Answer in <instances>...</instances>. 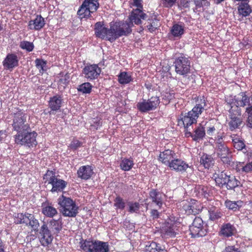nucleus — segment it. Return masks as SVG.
Listing matches in <instances>:
<instances>
[{
    "mask_svg": "<svg viewBox=\"0 0 252 252\" xmlns=\"http://www.w3.org/2000/svg\"><path fill=\"white\" fill-rule=\"evenodd\" d=\"M132 24L126 21L112 22L110 28L103 26V23L96 22L94 25V32L96 37L113 42L122 36H127L132 32Z\"/></svg>",
    "mask_w": 252,
    "mask_h": 252,
    "instance_id": "nucleus-1",
    "label": "nucleus"
},
{
    "mask_svg": "<svg viewBox=\"0 0 252 252\" xmlns=\"http://www.w3.org/2000/svg\"><path fill=\"white\" fill-rule=\"evenodd\" d=\"M196 104L191 110L187 113H182L178 123H182L185 128H188L191 125L196 124L197 120L204 110L206 106V100L204 96L197 97L195 100Z\"/></svg>",
    "mask_w": 252,
    "mask_h": 252,
    "instance_id": "nucleus-2",
    "label": "nucleus"
},
{
    "mask_svg": "<svg viewBox=\"0 0 252 252\" xmlns=\"http://www.w3.org/2000/svg\"><path fill=\"white\" fill-rule=\"evenodd\" d=\"M182 219L170 216L160 229L161 236L165 239L174 238L179 233Z\"/></svg>",
    "mask_w": 252,
    "mask_h": 252,
    "instance_id": "nucleus-3",
    "label": "nucleus"
},
{
    "mask_svg": "<svg viewBox=\"0 0 252 252\" xmlns=\"http://www.w3.org/2000/svg\"><path fill=\"white\" fill-rule=\"evenodd\" d=\"M58 203L60 212L64 217L74 218L78 214L79 207L71 198L62 194L58 199Z\"/></svg>",
    "mask_w": 252,
    "mask_h": 252,
    "instance_id": "nucleus-4",
    "label": "nucleus"
},
{
    "mask_svg": "<svg viewBox=\"0 0 252 252\" xmlns=\"http://www.w3.org/2000/svg\"><path fill=\"white\" fill-rule=\"evenodd\" d=\"M224 101L227 107L238 106L244 107L252 105V95L248 92H242L237 95H228L225 96Z\"/></svg>",
    "mask_w": 252,
    "mask_h": 252,
    "instance_id": "nucleus-5",
    "label": "nucleus"
},
{
    "mask_svg": "<svg viewBox=\"0 0 252 252\" xmlns=\"http://www.w3.org/2000/svg\"><path fill=\"white\" fill-rule=\"evenodd\" d=\"M27 114L22 109H17L13 115L12 126L17 134L31 130L30 124L27 121Z\"/></svg>",
    "mask_w": 252,
    "mask_h": 252,
    "instance_id": "nucleus-6",
    "label": "nucleus"
},
{
    "mask_svg": "<svg viewBox=\"0 0 252 252\" xmlns=\"http://www.w3.org/2000/svg\"><path fill=\"white\" fill-rule=\"evenodd\" d=\"M227 108L228 109L229 120L227 121V126L229 130L233 131L240 129L244 125L241 108L236 106Z\"/></svg>",
    "mask_w": 252,
    "mask_h": 252,
    "instance_id": "nucleus-7",
    "label": "nucleus"
},
{
    "mask_svg": "<svg viewBox=\"0 0 252 252\" xmlns=\"http://www.w3.org/2000/svg\"><path fill=\"white\" fill-rule=\"evenodd\" d=\"M45 183L52 185V192H62L66 187L67 183L65 181L58 178L55 172L47 170L43 176Z\"/></svg>",
    "mask_w": 252,
    "mask_h": 252,
    "instance_id": "nucleus-8",
    "label": "nucleus"
},
{
    "mask_svg": "<svg viewBox=\"0 0 252 252\" xmlns=\"http://www.w3.org/2000/svg\"><path fill=\"white\" fill-rule=\"evenodd\" d=\"M80 248L85 252H108V243L99 240H85L80 242Z\"/></svg>",
    "mask_w": 252,
    "mask_h": 252,
    "instance_id": "nucleus-9",
    "label": "nucleus"
},
{
    "mask_svg": "<svg viewBox=\"0 0 252 252\" xmlns=\"http://www.w3.org/2000/svg\"><path fill=\"white\" fill-rule=\"evenodd\" d=\"M37 133L34 131L27 130L14 135V141L18 145L26 146L29 148L35 147L37 144L36 137Z\"/></svg>",
    "mask_w": 252,
    "mask_h": 252,
    "instance_id": "nucleus-10",
    "label": "nucleus"
},
{
    "mask_svg": "<svg viewBox=\"0 0 252 252\" xmlns=\"http://www.w3.org/2000/svg\"><path fill=\"white\" fill-rule=\"evenodd\" d=\"M99 7L98 0H84L77 11V14L81 19L91 18V14L96 12Z\"/></svg>",
    "mask_w": 252,
    "mask_h": 252,
    "instance_id": "nucleus-11",
    "label": "nucleus"
},
{
    "mask_svg": "<svg viewBox=\"0 0 252 252\" xmlns=\"http://www.w3.org/2000/svg\"><path fill=\"white\" fill-rule=\"evenodd\" d=\"M189 230L191 237L198 238L203 237L208 233V228L202 219L199 217H196L192 223L189 226Z\"/></svg>",
    "mask_w": 252,
    "mask_h": 252,
    "instance_id": "nucleus-12",
    "label": "nucleus"
},
{
    "mask_svg": "<svg viewBox=\"0 0 252 252\" xmlns=\"http://www.w3.org/2000/svg\"><path fill=\"white\" fill-rule=\"evenodd\" d=\"M173 63L177 74L186 76L190 73V62L184 54L176 58Z\"/></svg>",
    "mask_w": 252,
    "mask_h": 252,
    "instance_id": "nucleus-13",
    "label": "nucleus"
},
{
    "mask_svg": "<svg viewBox=\"0 0 252 252\" xmlns=\"http://www.w3.org/2000/svg\"><path fill=\"white\" fill-rule=\"evenodd\" d=\"M101 69L96 64L88 63L82 71V75L88 81H92L99 77Z\"/></svg>",
    "mask_w": 252,
    "mask_h": 252,
    "instance_id": "nucleus-14",
    "label": "nucleus"
},
{
    "mask_svg": "<svg viewBox=\"0 0 252 252\" xmlns=\"http://www.w3.org/2000/svg\"><path fill=\"white\" fill-rule=\"evenodd\" d=\"M182 209L188 215L198 214L201 211L200 203L197 200L191 199L189 201H183L182 202Z\"/></svg>",
    "mask_w": 252,
    "mask_h": 252,
    "instance_id": "nucleus-15",
    "label": "nucleus"
},
{
    "mask_svg": "<svg viewBox=\"0 0 252 252\" xmlns=\"http://www.w3.org/2000/svg\"><path fill=\"white\" fill-rule=\"evenodd\" d=\"M159 103L158 97H152L148 100L143 99L142 101L138 102L136 106L140 112L145 113L155 110Z\"/></svg>",
    "mask_w": 252,
    "mask_h": 252,
    "instance_id": "nucleus-16",
    "label": "nucleus"
},
{
    "mask_svg": "<svg viewBox=\"0 0 252 252\" xmlns=\"http://www.w3.org/2000/svg\"><path fill=\"white\" fill-rule=\"evenodd\" d=\"M215 150L218 156L220 158L223 164L227 166L230 165L232 162V152L226 145L224 143L217 146Z\"/></svg>",
    "mask_w": 252,
    "mask_h": 252,
    "instance_id": "nucleus-17",
    "label": "nucleus"
},
{
    "mask_svg": "<svg viewBox=\"0 0 252 252\" xmlns=\"http://www.w3.org/2000/svg\"><path fill=\"white\" fill-rule=\"evenodd\" d=\"M39 241L41 245L44 247L48 246L52 244L53 236L51 230L49 229L47 224L43 221L39 230Z\"/></svg>",
    "mask_w": 252,
    "mask_h": 252,
    "instance_id": "nucleus-18",
    "label": "nucleus"
},
{
    "mask_svg": "<svg viewBox=\"0 0 252 252\" xmlns=\"http://www.w3.org/2000/svg\"><path fill=\"white\" fill-rule=\"evenodd\" d=\"M19 58L15 53H8L2 62L4 69L12 70L19 65Z\"/></svg>",
    "mask_w": 252,
    "mask_h": 252,
    "instance_id": "nucleus-19",
    "label": "nucleus"
},
{
    "mask_svg": "<svg viewBox=\"0 0 252 252\" xmlns=\"http://www.w3.org/2000/svg\"><path fill=\"white\" fill-rule=\"evenodd\" d=\"M147 17V14L143 11H141L138 9H132L128 16V22L132 24V27L133 24L139 25L142 24L141 19L144 20Z\"/></svg>",
    "mask_w": 252,
    "mask_h": 252,
    "instance_id": "nucleus-20",
    "label": "nucleus"
},
{
    "mask_svg": "<svg viewBox=\"0 0 252 252\" xmlns=\"http://www.w3.org/2000/svg\"><path fill=\"white\" fill-rule=\"evenodd\" d=\"M168 166L171 170L181 172L186 171L189 167V165L188 163L182 159L177 158L175 157Z\"/></svg>",
    "mask_w": 252,
    "mask_h": 252,
    "instance_id": "nucleus-21",
    "label": "nucleus"
},
{
    "mask_svg": "<svg viewBox=\"0 0 252 252\" xmlns=\"http://www.w3.org/2000/svg\"><path fill=\"white\" fill-rule=\"evenodd\" d=\"M176 156V153L174 151L166 149L160 153L158 156V160L164 164L168 166Z\"/></svg>",
    "mask_w": 252,
    "mask_h": 252,
    "instance_id": "nucleus-22",
    "label": "nucleus"
},
{
    "mask_svg": "<svg viewBox=\"0 0 252 252\" xmlns=\"http://www.w3.org/2000/svg\"><path fill=\"white\" fill-rule=\"evenodd\" d=\"M238 1V12L240 15L242 17H247L250 15L252 11L251 7L249 4V0H236Z\"/></svg>",
    "mask_w": 252,
    "mask_h": 252,
    "instance_id": "nucleus-23",
    "label": "nucleus"
},
{
    "mask_svg": "<svg viewBox=\"0 0 252 252\" xmlns=\"http://www.w3.org/2000/svg\"><path fill=\"white\" fill-rule=\"evenodd\" d=\"M45 25L44 19L40 15H37L34 19L29 22L28 27L30 30L40 31Z\"/></svg>",
    "mask_w": 252,
    "mask_h": 252,
    "instance_id": "nucleus-24",
    "label": "nucleus"
},
{
    "mask_svg": "<svg viewBox=\"0 0 252 252\" xmlns=\"http://www.w3.org/2000/svg\"><path fill=\"white\" fill-rule=\"evenodd\" d=\"M77 173L78 178L87 180L91 178L94 172L92 166L87 165L81 166L77 170Z\"/></svg>",
    "mask_w": 252,
    "mask_h": 252,
    "instance_id": "nucleus-25",
    "label": "nucleus"
},
{
    "mask_svg": "<svg viewBox=\"0 0 252 252\" xmlns=\"http://www.w3.org/2000/svg\"><path fill=\"white\" fill-rule=\"evenodd\" d=\"M63 101V97L59 94H56L50 97L48 101V106L51 111H58L62 107Z\"/></svg>",
    "mask_w": 252,
    "mask_h": 252,
    "instance_id": "nucleus-26",
    "label": "nucleus"
},
{
    "mask_svg": "<svg viewBox=\"0 0 252 252\" xmlns=\"http://www.w3.org/2000/svg\"><path fill=\"white\" fill-rule=\"evenodd\" d=\"M41 207V212L46 217L53 218L58 214L57 209L51 203L44 202L42 204Z\"/></svg>",
    "mask_w": 252,
    "mask_h": 252,
    "instance_id": "nucleus-27",
    "label": "nucleus"
},
{
    "mask_svg": "<svg viewBox=\"0 0 252 252\" xmlns=\"http://www.w3.org/2000/svg\"><path fill=\"white\" fill-rule=\"evenodd\" d=\"M236 231L235 226L230 223H224L222 225L219 232L220 236L228 238L233 236Z\"/></svg>",
    "mask_w": 252,
    "mask_h": 252,
    "instance_id": "nucleus-28",
    "label": "nucleus"
},
{
    "mask_svg": "<svg viewBox=\"0 0 252 252\" xmlns=\"http://www.w3.org/2000/svg\"><path fill=\"white\" fill-rule=\"evenodd\" d=\"M228 175L224 171H219L218 173H215L213 175L212 178L215 180L216 186L220 188H223Z\"/></svg>",
    "mask_w": 252,
    "mask_h": 252,
    "instance_id": "nucleus-29",
    "label": "nucleus"
},
{
    "mask_svg": "<svg viewBox=\"0 0 252 252\" xmlns=\"http://www.w3.org/2000/svg\"><path fill=\"white\" fill-rule=\"evenodd\" d=\"M147 27L150 32L156 31L160 26L159 20L158 19V16L153 13L147 20Z\"/></svg>",
    "mask_w": 252,
    "mask_h": 252,
    "instance_id": "nucleus-30",
    "label": "nucleus"
},
{
    "mask_svg": "<svg viewBox=\"0 0 252 252\" xmlns=\"http://www.w3.org/2000/svg\"><path fill=\"white\" fill-rule=\"evenodd\" d=\"M149 198L152 203L158 206L159 209L162 207L163 199L161 194L156 189H152L149 192Z\"/></svg>",
    "mask_w": 252,
    "mask_h": 252,
    "instance_id": "nucleus-31",
    "label": "nucleus"
},
{
    "mask_svg": "<svg viewBox=\"0 0 252 252\" xmlns=\"http://www.w3.org/2000/svg\"><path fill=\"white\" fill-rule=\"evenodd\" d=\"M200 163L205 169H209L214 165L215 159L211 155L204 153L200 157Z\"/></svg>",
    "mask_w": 252,
    "mask_h": 252,
    "instance_id": "nucleus-32",
    "label": "nucleus"
},
{
    "mask_svg": "<svg viewBox=\"0 0 252 252\" xmlns=\"http://www.w3.org/2000/svg\"><path fill=\"white\" fill-rule=\"evenodd\" d=\"M232 140V144L233 147L237 151L242 150L245 146V141L240 136L236 134H232L230 135Z\"/></svg>",
    "mask_w": 252,
    "mask_h": 252,
    "instance_id": "nucleus-33",
    "label": "nucleus"
},
{
    "mask_svg": "<svg viewBox=\"0 0 252 252\" xmlns=\"http://www.w3.org/2000/svg\"><path fill=\"white\" fill-rule=\"evenodd\" d=\"M240 185V181L236 179L235 176L232 175H229L224 187H225L228 190H232Z\"/></svg>",
    "mask_w": 252,
    "mask_h": 252,
    "instance_id": "nucleus-34",
    "label": "nucleus"
},
{
    "mask_svg": "<svg viewBox=\"0 0 252 252\" xmlns=\"http://www.w3.org/2000/svg\"><path fill=\"white\" fill-rule=\"evenodd\" d=\"M50 230L54 233H59L63 227L62 218L58 220L52 219L48 221Z\"/></svg>",
    "mask_w": 252,
    "mask_h": 252,
    "instance_id": "nucleus-35",
    "label": "nucleus"
},
{
    "mask_svg": "<svg viewBox=\"0 0 252 252\" xmlns=\"http://www.w3.org/2000/svg\"><path fill=\"white\" fill-rule=\"evenodd\" d=\"M236 170L240 173H249L252 172V161L246 164L244 162H239L236 166Z\"/></svg>",
    "mask_w": 252,
    "mask_h": 252,
    "instance_id": "nucleus-36",
    "label": "nucleus"
},
{
    "mask_svg": "<svg viewBox=\"0 0 252 252\" xmlns=\"http://www.w3.org/2000/svg\"><path fill=\"white\" fill-rule=\"evenodd\" d=\"M145 252H167L166 250L160 244L152 241L146 246Z\"/></svg>",
    "mask_w": 252,
    "mask_h": 252,
    "instance_id": "nucleus-37",
    "label": "nucleus"
},
{
    "mask_svg": "<svg viewBox=\"0 0 252 252\" xmlns=\"http://www.w3.org/2000/svg\"><path fill=\"white\" fill-rule=\"evenodd\" d=\"M209 219L215 221L221 218L223 216V212L221 209L215 206H212L208 210Z\"/></svg>",
    "mask_w": 252,
    "mask_h": 252,
    "instance_id": "nucleus-38",
    "label": "nucleus"
},
{
    "mask_svg": "<svg viewBox=\"0 0 252 252\" xmlns=\"http://www.w3.org/2000/svg\"><path fill=\"white\" fill-rule=\"evenodd\" d=\"M205 135V127L201 124L195 128L192 136V140L195 141H198L203 138Z\"/></svg>",
    "mask_w": 252,
    "mask_h": 252,
    "instance_id": "nucleus-39",
    "label": "nucleus"
},
{
    "mask_svg": "<svg viewBox=\"0 0 252 252\" xmlns=\"http://www.w3.org/2000/svg\"><path fill=\"white\" fill-rule=\"evenodd\" d=\"M175 93L173 90L166 89L161 93V98L165 104H169L171 101L175 98Z\"/></svg>",
    "mask_w": 252,
    "mask_h": 252,
    "instance_id": "nucleus-40",
    "label": "nucleus"
},
{
    "mask_svg": "<svg viewBox=\"0 0 252 252\" xmlns=\"http://www.w3.org/2000/svg\"><path fill=\"white\" fill-rule=\"evenodd\" d=\"M243 204V201L241 200L232 201L227 199L224 202L225 207L227 209L233 210V211L239 210L240 208L242 206Z\"/></svg>",
    "mask_w": 252,
    "mask_h": 252,
    "instance_id": "nucleus-41",
    "label": "nucleus"
},
{
    "mask_svg": "<svg viewBox=\"0 0 252 252\" xmlns=\"http://www.w3.org/2000/svg\"><path fill=\"white\" fill-rule=\"evenodd\" d=\"M58 77L59 78L57 82L58 87H62L63 89H64L69 82V74L68 73L64 74L63 73L61 72L59 74Z\"/></svg>",
    "mask_w": 252,
    "mask_h": 252,
    "instance_id": "nucleus-42",
    "label": "nucleus"
},
{
    "mask_svg": "<svg viewBox=\"0 0 252 252\" xmlns=\"http://www.w3.org/2000/svg\"><path fill=\"white\" fill-rule=\"evenodd\" d=\"M118 77L119 83L122 85L128 84L133 80L131 75L126 71L121 72L118 75Z\"/></svg>",
    "mask_w": 252,
    "mask_h": 252,
    "instance_id": "nucleus-43",
    "label": "nucleus"
},
{
    "mask_svg": "<svg viewBox=\"0 0 252 252\" xmlns=\"http://www.w3.org/2000/svg\"><path fill=\"white\" fill-rule=\"evenodd\" d=\"M194 4L195 5V10L197 11H200L201 9L204 10L207 9L210 5V2L209 0H193Z\"/></svg>",
    "mask_w": 252,
    "mask_h": 252,
    "instance_id": "nucleus-44",
    "label": "nucleus"
},
{
    "mask_svg": "<svg viewBox=\"0 0 252 252\" xmlns=\"http://www.w3.org/2000/svg\"><path fill=\"white\" fill-rule=\"evenodd\" d=\"M134 162L132 158H124L120 163L121 169L125 171H129L133 166Z\"/></svg>",
    "mask_w": 252,
    "mask_h": 252,
    "instance_id": "nucleus-45",
    "label": "nucleus"
},
{
    "mask_svg": "<svg viewBox=\"0 0 252 252\" xmlns=\"http://www.w3.org/2000/svg\"><path fill=\"white\" fill-rule=\"evenodd\" d=\"M184 27L176 24L173 25L171 30V33L174 37H181L184 33Z\"/></svg>",
    "mask_w": 252,
    "mask_h": 252,
    "instance_id": "nucleus-46",
    "label": "nucleus"
},
{
    "mask_svg": "<svg viewBox=\"0 0 252 252\" xmlns=\"http://www.w3.org/2000/svg\"><path fill=\"white\" fill-rule=\"evenodd\" d=\"M28 225L30 226L32 230L34 232H37L38 230V228L39 227V223L35 216L32 214L29 216L28 218Z\"/></svg>",
    "mask_w": 252,
    "mask_h": 252,
    "instance_id": "nucleus-47",
    "label": "nucleus"
},
{
    "mask_svg": "<svg viewBox=\"0 0 252 252\" xmlns=\"http://www.w3.org/2000/svg\"><path fill=\"white\" fill-rule=\"evenodd\" d=\"M47 63V61L42 59L37 58L35 60V66L41 74H43L47 70L46 68Z\"/></svg>",
    "mask_w": 252,
    "mask_h": 252,
    "instance_id": "nucleus-48",
    "label": "nucleus"
},
{
    "mask_svg": "<svg viewBox=\"0 0 252 252\" xmlns=\"http://www.w3.org/2000/svg\"><path fill=\"white\" fill-rule=\"evenodd\" d=\"M93 88V86L89 82L84 83L79 86L78 91L83 94H90Z\"/></svg>",
    "mask_w": 252,
    "mask_h": 252,
    "instance_id": "nucleus-49",
    "label": "nucleus"
},
{
    "mask_svg": "<svg viewBox=\"0 0 252 252\" xmlns=\"http://www.w3.org/2000/svg\"><path fill=\"white\" fill-rule=\"evenodd\" d=\"M102 125L101 119L100 118H95L93 120V123L91 124L90 129L93 131H96L100 128Z\"/></svg>",
    "mask_w": 252,
    "mask_h": 252,
    "instance_id": "nucleus-50",
    "label": "nucleus"
},
{
    "mask_svg": "<svg viewBox=\"0 0 252 252\" xmlns=\"http://www.w3.org/2000/svg\"><path fill=\"white\" fill-rule=\"evenodd\" d=\"M20 47L21 49L26 50L27 52H32L34 49V44L32 42L28 41H23L20 42Z\"/></svg>",
    "mask_w": 252,
    "mask_h": 252,
    "instance_id": "nucleus-51",
    "label": "nucleus"
},
{
    "mask_svg": "<svg viewBox=\"0 0 252 252\" xmlns=\"http://www.w3.org/2000/svg\"><path fill=\"white\" fill-rule=\"evenodd\" d=\"M114 206L117 209L124 210L125 208L126 204L124 199L120 196H118L114 199Z\"/></svg>",
    "mask_w": 252,
    "mask_h": 252,
    "instance_id": "nucleus-52",
    "label": "nucleus"
},
{
    "mask_svg": "<svg viewBox=\"0 0 252 252\" xmlns=\"http://www.w3.org/2000/svg\"><path fill=\"white\" fill-rule=\"evenodd\" d=\"M128 211L130 213H137L140 209V204L138 202H129L128 203Z\"/></svg>",
    "mask_w": 252,
    "mask_h": 252,
    "instance_id": "nucleus-53",
    "label": "nucleus"
},
{
    "mask_svg": "<svg viewBox=\"0 0 252 252\" xmlns=\"http://www.w3.org/2000/svg\"><path fill=\"white\" fill-rule=\"evenodd\" d=\"M143 0H132L130 3L131 7H136L135 9H138L141 11H143Z\"/></svg>",
    "mask_w": 252,
    "mask_h": 252,
    "instance_id": "nucleus-54",
    "label": "nucleus"
},
{
    "mask_svg": "<svg viewBox=\"0 0 252 252\" xmlns=\"http://www.w3.org/2000/svg\"><path fill=\"white\" fill-rule=\"evenodd\" d=\"M82 142L76 139H73L69 144L70 149L74 151L82 146Z\"/></svg>",
    "mask_w": 252,
    "mask_h": 252,
    "instance_id": "nucleus-55",
    "label": "nucleus"
},
{
    "mask_svg": "<svg viewBox=\"0 0 252 252\" xmlns=\"http://www.w3.org/2000/svg\"><path fill=\"white\" fill-rule=\"evenodd\" d=\"M198 192L205 197H207L209 194V189L206 186L200 185L198 187Z\"/></svg>",
    "mask_w": 252,
    "mask_h": 252,
    "instance_id": "nucleus-56",
    "label": "nucleus"
},
{
    "mask_svg": "<svg viewBox=\"0 0 252 252\" xmlns=\"http://www.w3.org/2000/svg\"><path fill=\"white\" fill-rule=\"evenodd\" d=\"M13 219L14 222L15 224H22L23 221H22V220L23 219V213L15 214L13 216Z\"/></svg>",
    "mask_w": 252,
    "mask_h": 252,
    "instance_id": "nucleus-57",
    "label": "nucleus"
},
{
    "mask_svg": "<svg viewBox=\"0 0 252 252\" xmlns=\"http://www.w3.org/2000/svg\"><path fill=\"white\" fill-rule=\"evenodd\" d=\"M177 0H162L163 5L166 8H171L176 3Z\"/></svg>",
    "mask_w": 252,
    "mask_h": 252,
    "instance_id": "nucleus-58",
    "label": "nucleus"
},
{
    "mask_svg": "<svg viewBox=\"0 0 252 252\" xmlns=\"http://www.w3.org/2000/svg\"><path fill=\"white\" fill-rule=\"evenodd\" d=\"M222 252H242L239 248H237L235 246H228L225 247Z\"/></svg>",
    "mask_w": 252,
    "mask_h": 252,
    "instance_id": "nucleus-59",
    "label": "nucleus"
},
{
    "mask_svg": "<svg viewBox=\"0 0 252 252\" xmlns=\"http://www.w3.org/2000/svg\"><path fill=\"white\" fill-rule=\"evenodd\" d=\"M150 214L153 219H157L159 218V213L157 210L152 209L150 212Z\"/></svg>",
    "mask_w": 252,
    "mask_h": 252,
    "instance_id": "nucleus-60",
    "label": "nucleus"
},
{
    "mask_svg": "<svg viewBox=\"0 0 252 252\" xmlns=\"http://www.w3.org/2000/svg\"><path fill=\"white\" fill-rule=\"evenodd\" d=\"M224 143H225L223 140V136L220 135H218L216 139V147H217V146H219L220 144H223Z\"/></svg>",
    "mask_w": 252,
    "mask_h": 252,
    "instance_id": "nucleus-61",
    "label": "nucleus"
},
{
    "mask_svg": "<svg viewBox=\"0 0 252 252\" xmlns=\"http://www.w3.org/2000/svg\"><path fill=\"white\" fill-rule=\"evenodd\" d=\"M190 0H181V5L185 8H189L190 7Z\"/></svg>",
    "mask_w": 252,
    "mask_h": 252,
    "instance_id": "nucleus-62",
    "label": "nucleus"
},
{
    "mask_svg": "<svg viewBox=\"0 0 252 252\" xmlns=\"http://www.w3.org/2000/svg\"><path fill=\"white\" fill-rule=\"evenodd\" d=\"M31 215V214L27 212L25 214H23V219L22 220V221H23L22 222V224H26L27 225H28V218L29 216Z\"/></svg>",
    "mask_w": 252,
    "mask_h": 252,
    "instance_id": "nucleus-63",
    "label": "nucleus"
},
{
    "mask_svg": "<svg viewBox=\"0 0 252 252\" xmlns=\"http://www.w3.org/2000/svg\"><path fill=\"white\" fill-rule=\"evenodd\" d=\"M216 131V128L214 126L208 127L207 129V133L210 136H212Z\"/></svg>",
    "mask_w": 252,
    "mask_h": 252,
    "instance_id": "nucleus-64",
    "label": "nucleus"
}]
</instances>
